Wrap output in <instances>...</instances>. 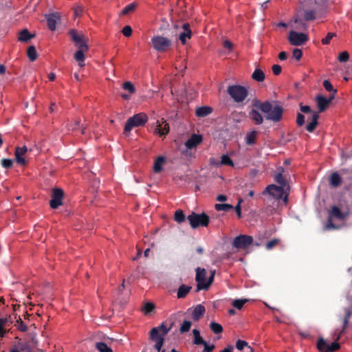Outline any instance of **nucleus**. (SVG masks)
Segmentation results:
<instances>
[{
	"label": "nucleus",
	"mask_w": 352,
	"mask_h": 352,
	"mask_svg": "<svg viewBox=\"0 0 352 352\" xmlns=\"http://www.w3.org/2000/svg\"><path fill=\"white\" fill-rule=\"evenodd\" d=\"M175 322L176 316L173 314L159 327H154L151 330L150 339L156 342L155 348L158 352H164V350L161 351L164 342V336L171 331Z\"/></svg>",
	"instance_id": "f257e3e1"
},
{
	"label": "nucleus",
	"mask_w": 352,
	"mask_h": 352,
	"mask_svg": "<svg viewBox=\"0 0 352 352\" xmlns=\"http://www.w3.org/2000/svg\"><path fill=\"white\" fill-rule=\"evenodd\" d=\"M188 219L190 227L196 229L199 226L207 227L210 223V217L206 213L197 214L192 212L187 217L182 210H177V224L186 222Z\"/></svg>",
	"instance_id": "f03ea898"
},
{
	"label": "nucleus",
	"mask_w": 352,
	"mask_h": 352,
	"mask_svg": "<svg viewBox=\"0 0 352 352\" xmlns=\"http://www.w3.org/2000/svg\"><path fill=\"white\" fill-rule=\"evenodd\" d=\"M254 106L261 110L263 113H266V120L278 122L281 120L283 114V109L280 105L272 107V104L269 101L260 102L256 101Z\"/></svg>",
	"instance_id": "7ed1b4c3"
},
{
	"label": "nucleus",
	"mask_w": 352,
	"mask_h": 352,
	"mask_svg": "<svg viewBox=\"0 0 352 352\" xmlns=\"http://www.w3.org/2000/svg\"><path fill=\"white\" fill-rule=\"evenodd\" d=\"M206 274L207 272L204 268L199 267L196 269L195 280L197 283L196 292L208 290L212 285L214 281L215 271L211 272V274L208 280H206Z\"/></svg>",
	"instance_id": "20e7f679"
},
{
	"label": "nucleus",
	"mask_w": 352,
	"mask_h": 352,
	"mask_svg": "<svg viewBox=\"0 0 352 352\" xmlns=\"http://www.w3.org/2000/svg\"><path fill=\"white\" fill-rule=\"evenodd\" d=\"M148 121V116L144 113H139L129 118L124 128V133L127 135L133 128L143 126Z\"/></svg>",
	"instance_id": "39448f33"
},
{
	"label": "nucleus",
	"mask_w": 352,
	"mask_h": 352,
	"mask_svg": "<svg viewBox=\"0 0 352 352\" xmlns=\"http://www.w3.org/2000/svg\"><path fill=\"white\" fill-rule=\"evenodd\" d=\"M227 91L236 102H243L248 95L247 89L241 85H230Z\"/></svg>",
	"instance_id": "423d86ee"
},
{
	"label": "nucleus",
	"mask_w": 352,
	"mask_h": 352,
	"mask_svg": "<svg viewBox=\"0 0 352 352\" xmlns=\"http://www.w3.org/2000/svg\"><path fill=\"white\" fill-rule=\"evenodd\" d=\"M72 41L78 49L89 50L88 38L82 33H78L76 30L72 29L69 32Z\"/></svg>",
	"instance_id": "0eeeda50"
},
{
	"label": "nucleus",
	"mask_w": 352,
	"mask_h": 352,
	"mask_svg": "<svg viewBox=\"0 0 352 352\" xmlns=\"http://www.w3.org/2000/svg\"><path fill=\"white\" fill-rule=\"evenodd\" d=\"M300 109L304 113H311V122L307 124L306 130L310 133L313 132L316 126H318V120L319 118L318 113L316 111H312L311 107L308 105H303L302 103L300 104Z\"/></svg>",
	"instance_id": "6e6552de"
},
{
	"label": "nucleus",
	"mask_w": 352,
	"mask_h": 352,
	"mask_svg": "<svg viewBox=\"0 0 352 352\" xmlns=\"http://www.w3.org/2000/svg\"><path fill=\"white\" fill-rule=\"evenodd\" d=\"M342 331L340 333H341ZM339 334L335 342L328 344L323 338H320L318 340L317 348L320 352H333L338 350L340 347V344L337 342L340 339Z\"/></svg>",
	"instance_id": "1a4fd4ad"
},
{
	"label": "nucleus",
	"mask_w": 352,
	"mask_h": 352,
	"mask_svg": "<svg viewBox=\"0 0 352 352\" xmlns=\"http://www.w3.org/2000/svg\"><path fill=\"white\" fill-rule=\"evenodd\" d=\"M288 40L291 45L295 46H300L305 43L308 40V36L302 32H297L291 30L289 32Z\"/></svg>",
	"instance_id": "9d476101"
},
{
	"label": "nucleus",
	"mask_w": 352,
	"mask_h": 352,
	"mask_svg": "<svg viewBox=\"0 0 352 352\" xmlns=\"http://www.w3.org/2000/svg\"><path fill=\"white\" fill-rule=\"evenodd\" d=\"M151 41L154 49L158 52L166 51L171 45L170 40L160 36H154Z\"/></svg>",
	"instance_id": "9b49d317"
},
{
	"label": "nucleus",
	"mask_w": 352,
	"mask_h": 352,
	"mask_svg": "<svg viewBox=\"0 0 352 352\" xmlns=\"http://www.w3.org/2000/svg\"><path fill=\"white\" fill-rule=\"evenodd\" d=\"M64 191L58 188L52 189V199L50 201V206L52 209H56L63 205V199L64 198Z\"/></svg>",
	"instance_id": "f8f14e48"
},
{
	"label": "nucleus",
	"mask_w": 352,
	"mask_h": 352,
	"mask_svg": "<svg viewBox=\"0 0 352 352\" xmlns=\"http://www.w3.org/2000/svg\"><path fill=\"white\" fill-rule=\"evenodd\" d=\"M333 218H336L339 220H343L345 219V215L341 211V210L336 206H333L329 211V217L327 223V228H336V226L333 223Z\"/></svg>",
	"instance_id": "ddd939ff"
},
{
	"label": "nucleus",
	"mask_w": 352,
	"mask_h": 352,
	"mask_svg": "<svg viewBox=\"0 0 352 352\" xmlns=\"http://www.w3.org/2000/svg\"><path fill=\"white\" fill-rule=\"evenodd\" d=\"M253 243V238L251 236L241 234L236 236L232 245L237 249H245Z\"/></svg>",
	"instance_id": "4468645a"
},
{
	"label": "nucleus",
	"mask_w": 352,
	"mask_h": 352,
	"mask_svg": "<svg viewBox=\"0 0 352 352\" xmlns=\"http://www.w3.org/2000/svg\"><path fill=\"white\" fill-rule=\"evenodd\" d=\"M285 189V187L280 186H278L275 184H270L266 187L265 190L263 192V194L265 195L266 193H268L274 199L279 200L283 197Z\"/></svg>",
	"instance_id": "2eb2a0df"
},
{
	"label": "nucleus",
	"mask_w": 352,
	"mask_h": 352,
	"mask_svg": "<svg viewBox=\"0 0 352 352\" xmlns=\"http://www.w3.org/2000/svg\"><path fill=\"white\" fill-rule=\"evenodd\" d=\"M274 180L280 184V186H283V187H290L288 184H287V178H288V175L285 174V169L280 166L278 168H277L276 169V172L274 175Z\"/></svg>",
	"instance_id": "dca6fc26"
},
{
	"label": "nucleus",
	"mask_w": 352,
	"mask_h": 352,
	"mask_svg": "<svg viewBox=\"0 0 352 352\" xmlns=\"http://www.w3.org/2000/svg\"><path fill=\"white\" fill-rule=\"evenodd\" d=\"M192 35V31L190 28V25L188 23H185L182 26V31L179 32L178 39L181 41L182 45H186L187 40L191 38Z\"/></svg>",
	"instance_id": "f3484780"
},
{
	"label": "nucleus",
	"mask_w": 352,
	"mask_h": 352,
	"mask_svg": "<svg viewBox=\"0 0 352 352\" xmlns=\"http://www.w3.org/2000/svg\"><path fill=\"white\" fill-rule=\"evenodd\" d=\"M195 91L191 87H184V92L181 94V102L188 104L189 101L192 100L195 97ZM179 102V99L177 98V102Z\"/></svg>",
	"instance_id": "a211bd4d"
},
{
	"label": "nucleus",
	"mask_w": 352,
	"mask_h": 352,
	"mask_svg": "<svg viewBox=\"0 0 352 352\" xmlns=\"http://www.w3.org/2000/svg\"><path fill=\"white\" fill-rule=\"evenodd\" d=\"M28 151V148L25 146L22 147H16L14 155L16 163L20 165L25 166L27 164V161L23 157Z\"/></svg>",
	"instance_id": "6ab92c4d"
},
{
	"label": "nucleus",
	"mask_w": 352,
	"mask_h": 352,
	"mask_svg": "<svg viewBox=\"0 0 352 352\" xmlns=\"http://www.w3.org/2000/svg\"><path fill=\"white\" fill-rule=\"evenodd\" d=\"M47 27L51 31L56 30V25L58 21L60 19V15L58 12H54L46 16Z\"/></svg>",
	"instance_id": "aec40b11"
},
{
	"label": "nucleus",
	"mask_w": 352,
	"mask_h": 352,
	"mask_svg": "<svg viewBox=\"0 0 352 352\" xmlns=\"http://www.w3.org/2000/svg\"><path fill=\"white\" fill-rule=\"evenodd\" d=\"M202 141V137L199 135L193 134L192 136L186 142L185 146L188 149L196 148Z\"/></svg>",
	"instance_id": "412c9836"
},
{
	"label": "nucleus",
	"mask_w": 352,
	"mask_h": 352,
	"mask_svg": "<svg viewBox=\"0 0 352 352\" xmlns=\"http://www.w3.org/2000/svg\"><path fill=\"white\" fill-rule=\"evenodd\" d=\"M157 125L155 129V132L160 136H165L169 132L168 124L165 121H162V122L157 121Z\"/></svg>",
	"instance_id": "4be33fe9"
},
{
	"label": "nucleus",
	"mask_w": 352,
	"mask_h": 352,
	"mask_svg": "<svg viewBox=\"0 0 352 352\" xmlns=\"http://www.w3.org/2000/svg\"><path fill=\"white\" fill-rule=\"evenodd\" d=\"M317 105L318 108V112L321 113L323 112L328 105L329 104V102L327 100V98H326L322 95H318L317 96L316 98Z\"/></svg>",
	"instance_id": "5701e85b"
},
{
	"label": "nucleus",
	"mask_w": 352,
	"mask_h": 352,
	"mask_svg": "<svg viewBox=\"0 0 352 352\" xmlns=\"http://www.w3.org/2000/svg\"><path fill=\"white\" fill-rule=\"evenodd\" d=\"M10 352H33V351L28 342H19L15 348L12 349Z\"/></svg>",
	"instance_id": "b1692460"
},
{
	"label": "nucleus",
	"mask_w": 352,
	"mask_h": 352,
	"mask_svg": "<svg viewBox=\"0 0 352 352\" xmlns=\"http://www.w3.org/2000/svg\"><path fill=\"white\" fill-rule=\"evenodd\" d=\"M205 311H206V309H205L204 306H203L201 305H197L195 307V309L192 311V319L195 321H198L203 316Z\"/></svg>",
	"instance_id": "393cba45"
},
{
	"label": "nucleus",
	"mask_w": 352,
	"mask_h": 352,
	"mask_svg": "<svg viewBox=\"0 0 352 352\" xmlns=\"http://www.w3.org/2000/svg\"><path fill=\"white\" fill-rule=\"evenodd\" d=\"M250 119L254 122L255 124H261L263 122V118L262 115L255 109H252L249 113Z\"/></svg>",
	"instance_id": "a878e982"
},
{
	"label": "nucleus",
	"mask_w": 352,
	"mask_h": 352,
	"mask_svg": "<svg viewBox=\"0 0 352 352\" xmlns=\"http://www.w3.org/2000/svg\"><path fill=\"white\" fill-rule=\"evenodd\" d=\"M342 184V178L340 175L335 172L333 173L329 177V185L333 188H337Z\"/></svg>",
	"instance_id": "bb28decb"
},
{
	"label": "nucleus",
	"mask_w": 352,
	"mask_h": 352,
	"mask_svg": "<svg viewBox=\"0 0 352 352\" xmlns=\"http://www.w3.org/2000/svg\"><path fill=\"white\" fill-rule=\"evenodd\" d=\"M212 112V109L208 106H203L197 108L195 114L199 118H204L210 114Z\"/></svg>",
	"instance_id": "cd10ccee"
},
{
	"label": "nucleus",
	"mask_w": 352,
	"mask_h": 352,
	"mask_svg": "<svg viewBox=\"0 0 352 352\" xmlns=\"http://www.w3.org/2000/svg\"><path fill=\"white\" fill-rule=\"evenodd\" d=\"M166 158L164 156H159L155 161L153 164V171L159 173L162 170V167L165 163Z\"/></svg>",
	"instance_id": "c85d7f7f"
},
{
	"label": "nucleus",
	"mask_w": 352,
	"mask_h": 352,
	"mask_svg": "<svg viewBox=\"0 0 352 352\" xmlns=\"http://www.w3.org/2000/svg\"><path fill=\"white\" fill-rule=\"evenodd\" d=\"M191 289L192 287L186 285H180L177 289V298H183L186 297Z\"/></svg>",
	"instance_id": "c756f323"
},
{
	"label": "nucleus",
	"mask_w": 352,
	"mask_h": 352,
	"mask_svg": "<svg viewBox=\"0 0 352 352\" xmlns=\"http://www.w3.org/2000/svg\"><path fill=\"white\" fill-rule=\"evenodd\" d=\"M258 132L255 130L248 133L245 137V143L248 145H253L256 143Z\"/></svg>",
	"instance_id": "7c9ffc66"
},
{
	"label": "nucleus",
	"mask_w": 352,
	"mask_h": 352,
	"mask_svg": "<svg viewBox=\"0 0 352 352\" xmlns=\"http://www.w3.org/2000/svg\"><path fill=\"white\" fill-rule=\"evenodd\" d=\"M192 334H193V344L195 345H201L202 344H206V341L202 338V337L200 335V331L197 329H194L192 330Z\"/></svg>",
	"instance_id": "2f4dec72"
},
{
	"label": "nucleus",
	"mask_w": 352,
	"mask_h": 352,
	"mask_svg": "<svg viewBox=\"0 0 352 352\" xmlns=\"http://www.w3.org/2000/svg\"><path fill=\"white\" fill-rule=\"evenodd\" d=\"M34 37V34H31L27 29H24L20 32L19 40L22 42H28Z\"/></svg>",
	"instance_id": "473e14b6"
},
{
	"label": "nucleus",
	"mask_w": 352,
	"mask_h": 352,
	"mask_svg": "<svg viewBox=\"0 0 352 352\" xmlns=\"http://www.w3.org/2000/svg\"><path fill=\"white\" fill-rule=\"evenodd\" d=\"M138 7V3L135 2H133L129 5H127L126 7L124 8V9L120 12V15H128L132 12H133L135 9Z\"/></svg>",
	"instance_id": "72a5a7b5"
},
{
	"label": "nucleus",
	"mask_w": 352,
	"mask_h": 352,
	"mask_svg": "<svg viewBox=\"0 0 352 352\" xmlns=\"http://www.w3.org/2000/svg\"><path fill=\"white\" fill-rule=\"evenodd\" d=\"M252 78L257 82H263L265 80V76L261 69H256L252 74Z\"/></svg>",
	"instance_id": "f704fd0d"
},
{
	"label": "nucleus",
	"mask_w": 352,
	"mask_h": 352,
	"mask_svg": "<svg viewBox=\"0 0 352 352\" xmlns=\"http://www.w3.org/2000/svg\"><path fill=\"white\" fill-rule=\"evenodd\" d=\"M27 55L30 61H34L38 56L36 50L34 46L30 45L27 50Z\"/></svg>",
	"instance_id": "c9c22d12"
},
{
	"label": "nucleus",
	"mask_w": 352,
	"mask_h": 352,
	"mask_svg": "<svg viewBox=\"0 0 352 352\" xmlns=\"http://www.w3.org/2000/svg\"><path fill=\"white\" fill-rule=\"evenodd\" d=\"M214 208L217 211H226L228 212L234 208V206L228 204H216Z\"/></svg>",
	"instance_id": "e433bc0d"
},
{
	"label": "nucleus",
	"mask_w": 352,
	"mask_h": 352,
	"mask_svg": "<svg viewBox=\"0 0 352 352\" xmlns=\"http://www.w3.org/2000/svg\"><path fill=\"white\" fill-rule=\"evenodd\" d=\"M96 348L100 352H113L112 349L103 342H99L96 344Z\"/></svg>",
	"instance_id": "4c0bfd02"
},
{
	"label": "nucleus",
	"mask_w": 352,
	"mask_h": 352,
	"mask_svg": "<svg viewBox=\"0 0 352 352\" xmlns=\"http://www.w3.org/2000/svg\"><path fill=\"white\" fill-rule=\"evenodd\" d=\"M155 305L152 302H145L142 310L145 315H148L153 312L155 309Z\"/></svg>",
	"instance_id": "58836bf2"
},
{
	"label": "nucleus",
	"mask_w": 352,
	"mask_h": 352,
	"mask_svg": "<svg viewBox=\"0 0 352 352\" xmlns=\"http://www.w3.org/2000/svg\"><path fill=\"white\" fill-rule=\"evenodd\" d=\"M88 50L78 49L74 54V58L78 62H84L85 55L84 53L87 52Z\"/></svg>",
	"instance_id": "ea45409f"
},
{
	"label": "nucleus",
	"mask_w": 352,
	"mask_h": 352,
	"mask_svg": "<svg viewBox=\"0 0 352 352\" xmlns=\"http://www.w3.org/2000/svg\"><path fill=\"white\" fill-rule=\"evenodd\" d=\"M220 165L234 166V162L228 155H223L221 157Z\"/></svg>",
	"instance_id": "a19ab883"
},
{
	"label": "nucleus",
	"mask_w": 352,
	"mask_h": 352,
	"mask_svg": "<svg viewBox=\"0 0 352 352\" xmlns=\"http://www.w3.org/2000/svg\"><path fill=\"white\" fill-rule=\"evenodd\" d=\"M211 330L216 334L221 333L223 331L222 326L215 322H212L210 324Z\"/></svg>",
	"instance_id": "79ce46f5"
},
{
	"label": "nucleus",
	"mask_w": 352,
	"mask_h": 352,
	"mask_svg": "<svg viewBox=\"0 0 352 352\" xmlns=\"http://www.w3.org/2000/svg\"><path fill=\"white\" fill-rule=\"evenodd\" d=\"M248 301V299H236L232 302V306L237 309H241L245 302Z\"/></svg>",
	"instance_id": "37998d69"
},
{
	"label": "nucleus",
	"mask_w": 352,
	"mask_h": 352,
	"mask_svg": "<svg viewBox=\"0 0 352 352\" xmlns=\"http://www.w3.org/2000/svg\"><path fill=\"white\" fill-rule=\"evenodd\" d=\"M191 326H192V322L190 321H188V320L184 321V322L182 324V325L180 327V329H179L180 333H184L188 332L190 329Z\"/></svg>",
	"instance_id": "c03bdc74"
},
{
	"label": "nucleus",
	"mask_w": 352,
	"mask_h": 352,
	"mask_svg": "<svg viewBox=\"0 0 352 352\" xmlns=\"http://www.w3.org/2000/svg\"><path fill=\"white\" fill-rule=\"evenodd\" d=\"M323 86L324 89L329 92H333L334 94L337 93V89H334L331 82L328 80H325L323 81Z\"/></svg>",
	"instance_id": "a18cd8bd"
},
{
	"label": "nucleus",
	"mask_w": 352,
	"mask_h": 352,
	"mask_svg": "<svg viewBox=\"0 0 352 352\" xmlns=\"http://www.w3.org/2000/svg\"><path fill=\"white\" fill-rule=\"evenodd\" d=\"M181 155L182 157H184L186 160H190L195 157L194 153L191 151V149H188L187 148H186L185 151H183L182 152Z\"/></svg>",
	"instance_id": "49530a36"
},
{
	"label": "nucleus",
	"mask_w": 352,
	"mask_h": 352,
	"mask_svg": "<svg viewBox=\"0 0 352 352\" xmlns=\"http://www.w3.org/2000/svg\"><path fill=\"white\" fill-rule=\"evenodd\" d=\"M351 311L349 309H345V316L343 320V329L342 331H344V328L346 327V325L349 323V318L351 316Z\"/></svg>",
	"instance_id": "de8ad7c7"
},
{
	"label": "nucleus",
	"mask_w": 352,
	"mask_h": 352,
	"mask_svg": "<svg viewBox=\"0 0 352 352\" xmlns=\"http://www.w3.org/2000/svg\"><path fill=\"white\" fill-rule=\"evenodd\" d=\"M1 164L5 168H10L13 165V161L10 159L3 158L1 161Z\"/></svg>",
	"instance_id": "09e8293b"
},
{
	"label": "nucleus",
	"mask_w": 352,
	"mask_h": 352,
	"mask_svg": "<svg viewBox=\"0 0 352 352\" xmlns=\"http://www.w3.org/2000/svg\"><path fill=\"white\" fill-rule=\"evenodd\" d=\"M336 36V33L329 32L325 38H322L321 42L323 45H328L330 43L331 40Z\"/></svg>",
	"instance_id": "8fccbe9b"
},
{
	"label": "nucleus",
	"mask_w": 352,
	"mask_h": 352,
	"mask_svg": "<svg viewBox=\"0 0 352 352\" xmlns=\"http://www.w3.org/2000/svg\"><path fill=\"white\" fill-rule=\"evenodd\" d=\"M349 58V54L346 51H344L341 52L338 56V60L340 63H345L346 62Z\"/></svg>",
	"instance_id": "3c124183"
},
{
	"label": "nucleus",
	"mask_w": 352,
	"mask_h": 352,
	"mask_svg": "<svg viewBox=\"0 0 352 352\" xmlns=\"http://www.w3.org/2000/svg\"><path fill=\"white\" fill-rule=\"evenodd\" d=\"M304 18L306 21H311L315 19V12L314 10H305Z\"/></svg>",
	"instance_id": "603ef678"
},
{
	"label": "nucleus",
	"mask_w": 352,
	"mask_h": 352,
	"mask_svg": "<svg viewBox=\"0 0 352 352\" xmlns=\"http://www.w3.org/2000/svg\"><path fill=\"white\" fill-rule=\"evenodd\" d=\"M245 346H248L246 341L238 340L236 342V347L239 351H242Z\"/></svg>",
	"instance_id": "864d4df0"
},
{
	"label": "nucleus",
	"mask_w": 352,
	"mask_h": 352,
	"mask_svg": "<svg viewBox=\"0 0 352 352\" xmlns=\"http://www.w3.org/2000/svg\"><path fill=\"white\" fill-rule=\"evenodd\" d=\"M123 89L129 91L131 94L135 92V87H134L133 85L129 81L125 82L123 84Z\"/></svg>",
	"instance_id": "5fc2aeb1"
},
{
	"label": "nucleus",
	"mask_w": 352,
	"mask_h": 352,
	"mask_svg": "<svg viewBox=\"0 0 352 352\" xmlns=\"http://www.w3.org/2000/svg\"><path fill=\"white\" fill-rule=\"evenodd\" d=\"M278 243H279L278 239H272L266 243L265 248L267 250H271L273 248H274Z\"/></svg>",
	"instance_id": "6e6d98bb"
},
{
	"label": "nucleus",
	"mask_w": 352,
	"mask_h": 352,
	"mask_svg": "<svg viewBox=\"0 0 352 352\" xmlns=\"http://www.w3.org/2000/svg\"><path fill=\"white\" fill-rule=\"evenodd\" d=\"M302 56V52L298 48H296L293 50L292 56L297 60H299Z\"/></svg>",
	"instance_id": "4d7b16f0"
},
{
	"label": "nucleus",
	"mask_w": 352,
	"mask_h": 352,
	"mask_svg": "<svg viewBox=\"0 0 352 352\" xmlns=\"http://www.w3.org/2000/svg\"><path fill=\"white\" fill-rule=\"evenodd\" d=\"M243 202V199L241 198L239 199L237 205L234 207V210L236 212L238 218H241V204Z\"/></svg>",
	"instance_id": "13d9d810"
},
{
	"label": "nucleus",
	"mask_w": 352,
	"mask_h": 352,
	"mask_svg": "<svg viewBox=\"0 0 352 352\" xmlns=\"http://www.w3.org/2000/svg\"><path fill=\"white\" fill-rule=\"evenodd\" d=\"M296 124L299 126H302L305 124V116L300 113L297 114Z\"/></svg>",
	"instance_id": "bf43d9fd"
},
{
	"label": "nucleus",
	"mask_w": 352,
	"mask_h": 352,
	"mask_svg": "<svg viewBox=\"0 0 352 352\" xmlns=\"http://www.w3.org/2000/svg\"><path fill=\"white\" fill-rule=\"evenodd\" d=\"M122 33L123 34L124 36L129 37L132 34V28L129 25H126L123 28Z\"/></svg>",
	"instance_id": "052dcab7"
},
{
	"label": "nucleus",
	"mask_w": 352,
	"mask_h": 352,
	"mask_svg": "<svg viewBox=\"0 0 352 352\" xmlns=\"http://www.w3.org/2000/svg\"><path fill=\"white\" fill-rule=\"evenodd\" d=\"M290 192V187H286L284 190V195L280 199H283L285 204H287L288 202V197Z\"/></svg>",
	"instance_id": "680f3d73"
},
{
	"label": "nucleus",
	"mask_w": 352,
	"mask_h": 352,
	"mask_svg": "<svg viewBox=\"0 0 352 352\" xmlns=\"http://www.w3.org/2000/svg\"><path fill=\"white\" fill-rule=\"evenodd\" d=\"M273 74L276 76L279 75L282 71V68L279 65H274L272 66Z\"/></svg>",
	"instance_id": "e2e57ef3"
},
{
	"label": "nucleus",
	"mask_w": 352,
	"mask_h": 352,
	"mask_svg": "<svg viewBox=\"0 0 352 352\" xmlns=\"http://www.w3.org/2000/svg\"><path fill=\"white\" fill-rule=\"evenodd\" d=\"M17 322L19 323V329L23 332H25L28 330V327L25 324H24V322L22 321V320L21 319V318H19V320H17Z\"/></svg>",
	"instance_id": "0e129e2a"
},
{
	"label": "nucleus",
	"mask_w": 352,
	"mask_h": 352,
	"mask_svg": "<svg viewBox=\"0 0 352 352\" xmlns=\"http://www.w3.org/2000/svg\"><path fill=\"white\" fill-rule=\"evenodd\" d=\"M201 345H204V346L202 352H212L215 347L214 344L209 346L206 342V344H202Z\"/></svg>",
	"instance_id": "69168bd1"
},
{
	"label": "nucleus",
	"mask_w": 352,
	"mask_h": 352,
	"mask_svg": "<svg viewBox=\"0 0 352 352\" xmlns=\"http://www.w3.org/2000/svg\"><path fill=\"white\" fill-rule=\"evenodd\" d=\"M80 126V122L76 120L74 123H72L69 126V129H71L72 131L76 130Z\"/></svg>",
	"instance_id": "338daca9"
},
{
	"label": "nucleus",
	"mask_w": 352,
	"mask_h": 352,
	"mask_svg": "<svg viewBox=\"0 0 352 352\" xmlns=\"http://www.w3.org/2000/svg\"><path fill=\"white\" fill-rule=\"evenodd\" d=\"M234 346L232 345H228L224 349L220 352H233Z\"/></svg>",
	"instance_id": "774afa93"
}]
</instances>
